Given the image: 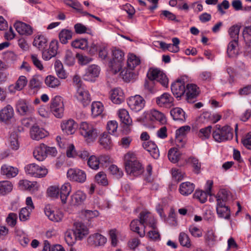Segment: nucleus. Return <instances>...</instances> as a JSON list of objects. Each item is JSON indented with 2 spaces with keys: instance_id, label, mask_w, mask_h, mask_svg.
<instances>
[{
  "instance_id": "obj_1",
  "label": "nucleus",
  "mask_w": 251,
  "mask_h": 251,
  "mask_svg": "<svg viewBox=\"0 0 251 251\" xmlns=\"http://www.w3.org/2000/svg\"><path fill=\"white\" fill-rule=\"evenodd\" d=\"M125 166L126 172L131 176H138L144 172L142 165L137 159L135 154L131 152L125 154Z\"/></svg>"
},
{
  "instance_id": "obj_2",
  "label": "nucleus",
  "mask_w": 251,
  "mask_h": 251,
  "mask_svg": "<svg viewBox=\"0 0 251 251\" xmlns=\"http://www.w3.org/2000/svg\"><path fill=\"white\" fill-rule=\"evenodd\" d=\"M212 136L218 143L230 140L233 138L232 128L228 126L221 127L220 125H217L213 130Z\"/></svg>"
},
{
  "instance_id": "obj_3",
  "label": "nucleus",
  "mask_w": 251,
  "mask_h": 251,
  "mask_svg": "<svg viewBox=\"0 0 251 251\" xmlns=\"http://www.w3.org/2000/svg\"><path fill=\"white\" fill-rule=\"evenodd\" d=\"M79 132L87 143L94 142L98 137L99 134L95 126L87 122L81 123Z\"/></svg>"
},
{
  "instance_id": "obj_4",
  "label": "nucleus",
  "mask_w": 251,
  "mask_h": 251,
  "mask_svg": "<svg viewBox=\"0 0 251 251\" xmlns=\"http://www.w3.org/2000/svg\"><path fill=\"white\" fill-rule=\"evenodd\" d=\"M124 52L119 49H115L112 50V59L109 62V66L114 74L122 69L125 60Z\"/></svg>"
},
{
  "instance_id": "obj_5",
  "label": "nucleus",
  "mask_w": 251,
  "mask_h": 251,
  "mask_svg": "<svg viewBox=\"0 0 251 251\" xmlns=\"http://www.w3.org/2000/svg\"><path fill=\"white\" fill-rule=\"evenodd\" d=\"M50 109L56 118H62L64 112V104L63 98L60 96H55L52 98L50 103Z\"/></svg>"
},
{
  "instance_id": "obj_6",
  "label": "nucleus",
  "mask_w": 251,
  "mask_h": 251,
  "mask_svg": "<svg viewBox=\"0 0 251 251\" xmlns=\"http://www.w3.org/2000/svg\"><path fill=\"white\" fill-rule=\"evenodd\" d=\"M189 80L188 76L184 75L172 84L171 91L174 96L176 98H180L184 95L186 88L185 85Z\"/></svg>"
},
{
  "instance_id": "obj_7",
  "label": "nucleus",
  "mask_w": 251,
  "mask_h": 251,
  "mask_svg": "<svg viewBox=\"0 0 251 251\" xmlns=\"http://www.w3.org/2000/svg\"><path fill=\"white\" fill-rule=\"evenodd\" d=\"M149 79L159 82L163 86L167 87L169 83V79L166 75L161 70L157 68H151L148 74Z\"/></svg>"
},
{
  "instance_id": "obj_8",
  "label": "nucleus",
  "mask_w": 251,
  "mask_h": 251,
  "mask_svg": "<svg viewBox=\"0 0 251 251\" xmlns=\"http://www.w3.org/2000/svg\"><path fill=\"white\" fill-rule=\"evenodd\" d=\"M44 212L48 218L54 222H61L64 217L63 213L61 210L50 204L45 206Z\"/></svg>"
},
{
  "instance_id": "obj_9",
  "label": "nucleus",
  "mask_w": 251,
  "mask_h": 251,
  "mask_svg": "<svg viewBox=\"0 0 251 251\" xmlns=\"http://www.w3.org/2000/svg\"><path fill=\"white\" fill-rule=\"evenodd\" d=\"M139 220L142 224V227L145 229L149 226L152 229L156 227V221L153 215L150 212L143 211L140 213Z\"/></svg>"
},
{
  "instance_id": "obj_10",
  "label": "nucleus",
  "mask_w": 251,
  "mask_h": 251,
  "mask_svg": "<svg viewBox=\"0 0 251 251\" xmlns=\"http://www.w3.org/2000/svg\"><path fill=\"white\" fill-rule=\"evenodd\" d=\"M127 103L130 109L134 112L141 110L145 105V100L140 95L131 96L127 100Z\"/></svg>"
},
{
  "instance_id": "obj_11",
  "label": "nucleus",
  "mask_w": 251,
  "mask_h": 251,
  "mask_svg": "<svg viewBox=\"0 0 251 251\" xmlns=\"http://www.w3.org/2000/svg\"><path fill=\"white\" fill-rule=\"evenodd\" d=\"M67 177L71 181L83 183L86 179L84 171L78 169H70L67 172Z\"/></svg>"
},
{
  "instance_id": "obj_12",
  "label": "nucleus",
  "mask_w": 251,
  "mask_h": 251,
  "mask_svg": "<svg viewBox=\"0 0 251 251\" xmlns=\"http://www.w3.org/2000/svg\"><path fill=\"white\" fill-rule=\"evenodd\" d=\"M75 96L84 107L88 105L92 100L90 94L86 87L77 88Z\"/></svg>"
},
{
  "instance_id": "obj_13",
  "label": "nucleus",
  "mask_w": 251,
  "mask_h": 251,
  "mask_svg": "<svg viewBox=\"0 0 251 251\" xmlns=\"http://www.w3.org/2000/svg\"><path fill=\"white\" fill-rule=\"evenodd\" d=\"M174 98L168 93H164L156 98V103L159 107L170 108L174 104Z\"/></svg>"
},
{
  "instance_id": "obj_14",
  "label": "nucleus",
  "mask_w": 251,
  "mask_h": 251,
  "mask_svg": "<svg viewBox=\"0 0 251 251\" xmlns=\"http://www.w3.org/2000/svg\"><path fill=\"white\" fill-rule=\"evenodd\" d=\"M100 71V68L98 65H90L87 68L83 78L88 81H94L95 78L99 75Z\"/></svg>"
},
{
  "instance_id": "obj_15",
  "label": "nucleus",
  "mask_w": 251,
  "mask_h": 251,
  "mask_svg": "<svg viewBox=\"0 0 251 251\" xmlns=\"http://www.w3.org/2000/svg\"><path fill=\"white\" fill-rule=\"evenodd\" d=\"M16 31L20 35L29 36L33 33V28L25 23L17 21L14 25Z\"/></svg>"
},
{
  "instance_id": "obj_16",
  "label": "nucleus",
  "mask_w": 251,
  "mask_h": 251,
  "mask_svg": "<svg viewBox=\"0 0 251 251\" xmlns=\"http://www.w3.org/2000/svg\"><path fill=\"white\" fill-rule=\"evenodd\" d=\"M88 241L95 247L104 246L107 242V238L99 233H95L89 236Z\"/></svg>"
},
{
  "instance_id": "obj_17",
  "label": "nucleus",
  "mask_w": 251,
  "mask_h": 251,
  "mask_svg": "<svg viewBox=\"0 0 251 251\" xmlns=\"http://www.w3.org/2000/svg\"><path fill=\"white\" fill-rule=\"evenodd\" d=\"M61 127L62 131L67 135L74 134L77 127V124L73 119L64 120L61 124Z\"/></svg>"
},
{
  "instance_id": "obj_18",
  "label": "nucleus",
  "mask_w": 251,
  "mask_h": 251,
  "mask_svg": "<svg viewBox=\"0 0 251 251\" xmlns=\"http://www.w3.org/2000/svg\"><path fill=\"white\" fill-rule=\"evenodd\" d=\"M73 231L78 240H82L89 233L88 228L80 222H76L74 224Z\"/></svg>"
},
{
  "instance_id": "obj_19",
  "label": "nucleus",
  "mask_w": 251,
  "mask_h": 251,
  "mask_svg": "<svg viewBox=\"0 0 251 251\" xmlns=\"http://www.w3.org/2000/svg\"><path fill=\"white\" fill-rule=\"evenodd\" d=\"M19 173L17 168L8 164H3L0 168V174L5 176L7 178H11L15 177Z\"/></svg>"
},
{
  "instance_id": "obj_20",
  "label": "nucleus",
  "mask_w": 251,
  "mask_h": 251,
  "mask_svg": "<svg viewBox=\"0 0 251 251\" xmlns=\"http://www.w3.org/2000/svg\"><path fill=\"white\" fill-rule=\"evenodd\" d=\"M187 100L190 101L196 98L199 94V88L197 85L193 83L186 84L185 92Z\"/></svg>"
},
{
  "instance_id": "obj_21",
  "label": "nucleus",
  "mask_w": 251,
  "mask_h": 251,
  "mask_svg": "<svg viewBox=\"0 0 251 251\" xmlns=\"http://www.w3.org/2000/svg\"><path fill=\"white\" fill-rule=\"evenodd\" d=\"M14 110L9 104L7 105L0 110V121L7 123L14 116Z\"/></svg>"
},
{
  "instance_id": "obj_22",
  "label": "nucleus",
  "mask_w": 251,
  "mask_h": 251,
  "mask_svg": "<svg viewBox=\"0 0 251 251\" xmlns=\"http://www.w3.org/2000/svg\"><path fill=\"white\" fill-rule=\"evenodd\" d=\"M142 146L143 148L149 151L151 156L154 159H157L159 156V151L157 145L154 142L148 141L144 142Z\"/></svg>"
},
{
  "instance_id": "obj_23",
  "label": "nucleus",
  "mask_w": 251,
  "mask_h": 251,
  "mask_svg": "<svg viewBox=\"0 0 251 251\" xmlns=\"http://www.w3.org/2000/svg\"><path fill=\"white\" fill-rule=\"evenodd\" d=\"M149 116L151 121L158 122L161 125L165 124L167 122V119L164 114L155 109L151 110Z\"/></svg>"
},
{
  "instance_id": "obj_24",
  "label": "nucleus",
  "mask_w": 251,
  "mask_h": 251,
  "mask_svg": "<svg viewBox=\"0 0 251 251\" xmlns=\"http://www.w3.org/2000/svg\"><path fill=\"white\" fill-rule=\"evenodd\" d=\"M110 99L115 104H119L125 100L124 93L121 88L113 89L110 92Z\"/></svg>"
},
{
  "instance_id": "obj_25",
  "label": "nucleus",
  "mask_w": 251,
  "mask_h": 251,
  "mask_svg": "<svg viewBox=\"0 0 251 251\" xmlns=\"http://www.w3.org/2000/svg\"><path fill=\"white\" fill-rule=\"evenodd\" d=\"M30 132L31 138L36 140H39L45 137L48 134L47 131L37 126H33L30 129Z\"/></svg>"
},
{
  "instance_id": "obj_26",
  "label": "nucleus",
  "mask_w": 251,
  "mask_h": 251,
  "mask_svg": "<svg viewBox=\"0 0 251 251\" xmlns=\"http://www.w3.org/2000/svg\"><path fill=\"white\" fill-rule=\"evenodd\" d=\"M230 192L226 189H221L219 190L215 198L217 204H226L230 197Z\"/></svg>"
},
{
  "instance_id": "obj_27",
  "label": "nucleus",
  "mask_w": 251,
  "mask_h": 251,
  "mask_svg": "<svg viewBox=\"0 0 251 251\" xmlns=\"http://www.w3.org/2000/svg\"><path fill=\"white\" fill-rule=\"evenodd\" d=\"M71 204L79 205L83 203L86 198V194L81 190H77L71 197Z\"/></svg>"
},
{
  "instance_id": "obj_28",
  "label": "nucleus",
  "mask_w": 251,
  "mask_h": 251,
  "mask_svg": "<svg viewBox=\"0 0 251 251\" xmlns=\"http://www.w3.org/2000/svg\"><path fill=\"white\" fill-rule=\"evenodd\" d=\"M33 154L34 158L37 160L43 161L47 157L46 145L44 144H41L35 148Z\"/></svg>"
},
{
  "instance_id": "obj_29",
  "label": "nucleus",
  "mask_w": 251,
  "mask_h": 251,
  "mask_svg": "<svg viewBox=\"0 0 251 251\" xmlns=\"http://www.w3.org/2000/svg\"><path fill=\"white\" fill-rule=\"evenodd\" d=\"M17 111L23 115L32 112L33 109L25 100H19L16 105Z\"/></svg>"
},
{
  "instance_id": "obj_30",
  "label": "nucleus",
  "mask_w": 251,
  "mask_h": 251,
  "mask_svg": "<svg viewBox=\"0 0 251 251\" xmlns=\"http://www.w3.org/2000/svg\"><path fill=\"white\" fill-rule=\"evenodd\" d=\"M216 211L219 217L230 219V210L226 204H217Z\"/></svg>"
},
{
  "instance_id": "obj_31",
  "label": "nucleus",
  "mask_w": 251,
  "mask_h": 251,
  "mask_svg": "<svg viewBox=\"0 0 251 251\" xmlns=\"http://www.w3.org/2000/svg\"><path fill=\"white\" fill-rule=\"evenodd\" d=\"M71 191L72 187L69 182L65 183L61 187L59 190V197L63 204L66 203L68 197Z\"/></svg>"
},
{
  "instance_id": "obj_32",
  "label": "nucleus",
  "mask_w": 251,
  "mask_h": 251,
  "mask_svg": "<svg viewBox=\"0 0 251 251\" xmlns=\"http://www.w3.org/2000/svg\"><path fill=\"white\" fill-rule=\"evenodd\" d=\"M33 45L39 50H43L47 46V39L43 34L37 33L35 35Z\"/></svg>"
},
{
  "instance_id": "obj_33",
  "label": "nucleus",
  "mask_w": 251,
  "mask_h": 251,
  "mask_svg": "<svg viewBox=\"0 0 251 251\" xmlns=\"http://www.w3.org/2000/svg\"><path fill=\"white\" fill-rule=\"evenodd\" d=\"M141 63V60L139 57L133 53H129L127 55V70L132 71Z\"/></svg>"
},
{
  "instance_id": "obj_34",
  "label": "nucleus",
  "mask_w": 251,
  "mask_h": 251,
  "mask_svg": "<svg viewBox=\"0 0 251 251\" xmlns=\"http://www.w3.org/2000/svg\"><path fill=\"white\" fill-rule=\"evenodd\" d=\"M130 227L131 230L137 233L140 237H143L145 235V230L142 227L140 220H132L130 224Z\"/></svg>"
},
{
  "instance_id": "obj_35",
  "label": "nucleus",
  "mask_w": 251,
  "mask_h": 251,
  "mask_svg": "<svg viewBox=\"0 0 251 251\" xmlns=\"http://www.w3.org/2000/svg\"><path fill=\"white\" fill-rule=\"evenodd\" d=\"M170 114L175 121L184 122L186 120L185 113L179 107L173 108L170 111Z\"/></svg>"
},
{
  "instance_id": "obj_36",
  "label": "nucleus",
  "mask_w": 251,
  "mask_h": 251,
  "mask_svg": "<svg viewBox=\"0 0 251 251\" xmlns=\"http://www.w3.org/2000/svg\"><path fill=\"white\" fill-rule=\"evenodd\" d=\"M195 189V185L193 183L187 181L180 184L179 191L183 196H188L191 194Z\"/></svg>"
},
{
  "instance_id": "obj_37",
  "label": "nucleus",
  "mask_w": 251,
  "mask_h": 251,
  "mask_svg": "<svg viewBox=\"0 0 251 251\" xmlns=\"http://www.w3.org/2000/svg\"><path fill=\"white\" fill-rule=\"evenodd\" d=\"M13 184L10 181H0V196H4L11 192Z\"/></svg>"
},
{
  "instance_id": "obj_38",
  "label": "nucleus",
  "mask_w": 251,
  "mask_h": 251,
  "mask_svg": "<svg viewBox=\"0 0 251 251\" xmlns=\"http://www.w3.org/2000/svg\"><path fill=\"white\" fill-rule=\"evenodd\" d=\"M117 114L121 122L126 125H130L132 123V120L129 116L128 112L125 109H120L118 110Z\"/></svg>"
},
{
  "instance_id": "obj_39",
  "label": "nucleus",
  "mask_w": 251,
  "mask_h": 251,
  "mask_svg": "<svg viewBox=\"0 0 251 251\" xmlns=\"http://www.w3.org/2000/svg\"><path fill=\"white\" fill-rule=\"evenodd\" d=\"M54 69L57 76L62 79L67 77V74L64 69L63 64L59 60H57L54 63Z\"/></svg>"
},
{
  "instance_id": "obj_40",
  "label": "nucleus",
  "mask_w": 251,
  "mask_h": 251,
  "mask_svg": "<svg viewBox=\"0 0 251 251\" xmlns=\"http://www.w3.org/2000/svg\"><path fill=\"white\" fill-rule=\"evenodd\" d=\"M45 82L48 87L52 88H58L61 85L60 81L52 75H48L45 78Z\"/></svg>"
},
{
  "instance_id": "obj_41",
  "label": "nucleus",
  "mask_w": 251,
  "mask_h": 251,
  "mask_svg": "<svg viewBox=\"0 0 251 251\" xmlns=\"http://www.w3.org/2000/svg\"><path fill=\"white\" fill-rule=\"evenodd\" d=\"M187 162L190 164L193 168V172L196 174H199L201 172V163L199 159L195 157H190L188 158Z\"/></svg>"
},
{
  "instance_id": "obj_42",
  "label": "nucleus",
  "mask_w": 251,
  "mask_h": 251,
  "mask_svg": "<svg viewBox=\"0 0 251 251\" xmlns=\"http://www.w3.org/2000/svg\"><path fill=\"white\" fill-rule=\"evenodd\" d=\"M103 111V105L100 101H94L91 105V112L93 117L100 115Z\"/></svg>"
},
{
  "instance_id": "obj_43",
  "label": "nucleus",
  "mask_w": 251,
  "mask_h": 251,
  "mask_svg": "<svg viewBox=\"0 0 251 251\" xmlns=\"http://www.w3.org/2000/svg\"><path fill=\"white\" fill-rule=\"evenodd\" d=\"M73 32L71 30L63 29L59 33V39L62 44H65L72 38Z\"/></svg>"
},
{
  "instance_id": "obj_44",
  "label": "nucleus",
  "mask_w": 251,
  "mask_h": 251,
  "mask_svg": "<svg viewBox=\"0 0 251 251\" xmlns=\"http://www.w3.org/2000/svg\"><path fill=\"white\" fill-rule=\"evenodd\" d=\"M178 241L182 246L187 248H190L191 247L192 244L191 240L188 235L186 233L181 232L179 233Z\"/></svg>"
},
{
  "instance_id": "obj_45",
  "label": "nucleus",
  "mask_w": 251,
  "mask_h": 251,
  "mask_svg": "<svg viewBox=\"0 0 251 251\" xmlns=\"http://www.w3.org/2000/svg\"><path fill=\"white\" fill-rule=\"evenodd\" d=\"M238 41L231 40L228 44L227 49V53L229 57L236 56L237 54V47Z\"/></svg>"
},
{
  "instance_id": "obj_46",
  "label": "nucleus",
  "mask_w": 251,
  "mask_h": 251,
  "mask_svg": "<svg viewBox=\"0 0 251 251\" xmlns=\"http://www.w3.org/2000/svg\"><path fill=\"white\" fill-rule=\"evenodd\" d=\"M180 153L176 148L170 149L168 151V157L169 160L172 163H176L179 159Z\"/></svg>"
},
{
  "instance_id": "obj_47",
  "label": "nucleus",
  "mask_w": 251,
  "mask_h": 251,
  "mask_svg": "<svg viewBox=\"0 0 251 251\" xmlns=\"http://www.w3.org/2000/svg\"><path fill=\"white\" fill-rule=\"evenodd\" d=\"M20 185L25 189L30 191H35L38 190V186L36 182H31L27 180H22L20 181Z\"/></svg>"
},
{
  "instance_id": "obj_48",
  "label": "nucleus",
  "mask_w": 251,
  "mask_h": 251,
  "mask_svg": "<svg viewBox=\"0 0 251 251\" xmlns=\"http://www.w3.org/2000/svg\"><path fill=\"white\" fill-rule=\"evenodd\" d=\"M95 179L96 182L100 185L106 186L108 184L106 175L103 172H99L95 176Z\"/></svg>"
},
{
  "instance_id": "obj_49",
  "label": "nucleus",
  "mask_w": 251,
  "mask_h": 251,
  "mask_svg": "<svg viewBox=\"0 0 251 251\" xmlns=\"http://www.w3.org/2000/svg\"><path fill=\"white\" fill-rule=\"evenodd\" d=\"M71 45L75 49L84 50L88 46V42L85 39H76L72 41Z\"/></svg>"
},
{
  "instance_id": "obj_50",
  "label": "nucleus",
  "mask_w": 251,
  "mask_h": 251,
  "mask_svg": "<svg viewBox=\"0 0 251 251\" xmlns=\"http://www.w3.org/2000/svg\"><path fill=\"white\" fill-rule=\"evenodd\" d=\"M191 130L189 126H184L179 127L176 131V140L181 141L182 137L185 136Z\"/></svg>"
},
{
  "instance_id": "obj_51",
  "label": "nucleus",
  "mask_w": 251,
  "mask_h": 251,
  "mask_svg": "<svg viewBox=\"0 0 251 251\" xmlns=\"http://www.w3.org/2000/svg\"><path fill=\"white\" fill-rule=\"evenodd\" d=\"M41 86V82L35 78H32L29 82V87L30 93L34 94L37 92L40 89Z\"/></svg>"
},
{
  "instance_id": "obj_52",
  "label": "nucleus",
  "mask_w": 251,
  "mask_h": 251,
  "mask_svg": "<svg viewBox=\"0 0 251 251\" xmlns=\"http://www.w3.org/2000/svg\"><path fill=\"white\" fill-rule=\"evenodd\" d=\"M27 79L25 76L21 75L19 77L18 80L14 86V89L17 91H20L23 89L26 85Z\"/></svg>"
},
{
  "instance_id": "obj_53",
  "label": "nucleus",
  "mask_w": 251,
  "mask_h": 251,
  "mask_svg": "<svg viewBox=\"0 0 251 251\" xmlns=\"http://www.w3.org/2000/svg\"><path fill=\"white\" fill-rule=\"evenodd\" d=\"M240 26L237 25H235L231 26L228 29V34L232 40L238 41L239 33Z\"/></svg>"
},
{
  "instance_id": "obj_54",
  "label": "nucleus",
  "mask_w": 251,
  "mask_h": 251,
  "mask_svg": "<svg viewBox=\"0 0 251 251\" xmlns=\"http://www.w3.org/2000/svg\"><path fill=\"white\" fill-rule=\"evenodd\" d=\"M87 164L92 169L97 170L99 168L100 159L95 155H91L88 159Z\"/></svg>"
},
{
  "instance_id": "obj_55",
  "label": "nucleus",
  "mask_w": 251,
  "mask_h": 251,
  "mask_svg": "<svg viewBox=\"0 0 251 251\" xmlns=\"http://www.w3.org/2000/svg\"><path fill=\"white\" fill-rule=\"evenodd\" d=\"M211 126L201 128L198 132V136L202 140L208 139L211 133Z\"/></svg>"
},
{
  "instance_id": "obj_56",
  "label": "nucleus",
  "mask_w": 251,
  "mask_h": 251,
  "mask_svg": "<svg viewBox=\"0 0 251 251\" xmlns=\"http://www.w3.org/2000/svg\"><path fill=\"white\" fill-rule=\"evenodd\" d=\"M208 195H209V193L206 191H203L201 190H197L194 195L195 198L198 199L202 203L206 202Z\"/></svg>"
},
{
  "instance_id": "obj_57",
  "label": "nucleus",
  "mask_w": 251,
  "mask_h": 251,
  "mask_svg": "<svg viewBox=\"0 0 251 251\" xmlns=\"http://www.w3.org/2000/svg\"><path fill=\"white\" fill-rule=\"evenodd\" d=\"M65 239L67 244L70 246L74 245L76 240H78L74 231L71 232L70 231H67L66 232Z\"/></svg>"
},
{
  "instance_id": "obj_58",
  "label": "nucleus",
  "mask_w": 251,
  "mask_h": 251,
  "mask_svg": "<svg viewBox=\"0 0 251 251\" xmlns=\"http://www.w3.org/2000/svg\"><path fill=\"white\" fill-rule=\"evenodd\" d=\"M172 42L173 44H168L167 50L172 52H177L179 50L178 44L180 43V41L178 38L175 37L172 39Z\"/></svg>"
},
{
  "instance_id": "obj_59",
  "label": "nucleus",
  "mask_w": 251,
  "mask_h": 251,
  "mask_svg": "<svg viewBox=\"0 0 251 251\" xmlns=\"http://www.w3.org/2000/svg\"><path fill=\"white\" fill-rule=\"evenodd\" d=\"M100 145L105 148H109L112 143L109 135L107 133H103L100 139Z\"/></svg>"
},
{
  "instance_id": "obj_60",
  "label": "nucleus",
  "mask_w": 251,
  "mask_h": 251,
  "mask_svg": "<svg viewBox=\"0 0 251 251\" xmlns=\"http://www.w3.org/2000/svg\"><path fill=\"white\" fill-rule=\"evenodd\" d=\"M37 165L35 163L28 164L25 167V170L26 174L33 177H35L36 171H37Z\"/></svg>"
},
{
  "instance_id": "obj_61",
  "label": "nucleus",
  "mask_w": 251,
  "mask_h": 251,
  "mask_svg": "<svg viewBox=\"0 0 251 251\" xmlns=\"http://www.w3.org/2000/svg\"><path fill=\"white\" fill-rule=\"evenodd\" d=\"M189 231L191 235L195 238H199L202 236V230L195 226H190Z\"/></svg>"
},
{
  "instance_id": "obj_62",
  "label": "nucleus",
  "mask_w": 251,
  "mask_h": 251,
  "mask_svg": "<svg viewBox=\"0 0 251 251\" xmlns=\"http://www.w3.org/2000/svg\"><path fill=\"white\" fill-rule=\"evenodd\" d=\"M27 207L22 208L19 212V219L21 221L25 222L29 219L31 211Z\"/></svg>"
},
{
  "instance_id": "obj_63",
  "label": "nucleus",
  "mask_w": 251,
  "mask_h": 251,
  "mask_svg": "<svg viewBox=\"0 0 251 251\" xmlns=\"http://www.w3.org/2000/svg\"><path fill=\"white\" fill-rule=\"evenodd\" d=\"M109 238L111 240V246L116 247L118 243L117 238L118 232L116 229H112L109 231Z\"/></svg>"
},
{
  "instance_id": "obj_64",
  "label": "nucleus",
  "mask_w": 251,
  "mask_h": 251,
  "mask_svg": "<svg viewBox=\"0 0 251 251\" xmlns=\"http://www.w3.org/2000/svg\"><path fill=\"white\" fill-rule=\"evenodd\" d=\"M18 217L14 213H10L6 219V222L11 227H14L17 224Z\"/></svg>"
}]
</instances>
